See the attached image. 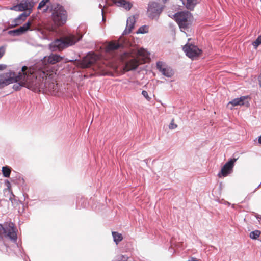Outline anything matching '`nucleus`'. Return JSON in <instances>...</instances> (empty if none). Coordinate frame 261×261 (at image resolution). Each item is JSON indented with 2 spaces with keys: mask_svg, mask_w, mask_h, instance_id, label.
<instances>
[{
  "mask_svg": "<svg viewBox=\"0 0 261 261\" xmlns=\"http://www.w3.org/2000/svg\"><path fill=\"white\" fill-rule=\"evenodd\" d=\"M136 22V18L134 16H130L127 18L126 27L123 31V35L129 34L134 29V24Z\"/></svg>",
  "mask_w": 261,
  "mask_h": 261,
  "instance_id": "obj_17",
  "label": "nucleus"
},
{
  "mask_svg": "<svg viewBox=\"0 0 261 261\" xmlns=\"http://www.w3.org/2000/svg\"><path fill=\"white\" fill-rule=\"evenodd\" d=\"M112 236L114 241L116 244H118L123 239L122 235L117 232H112Z\"/></svg>",
  "mask_w": 261,
  "mask_h": 261,
  "instance_id": "obj_22",
  "label": "nucleus"
},
{
  "mask_svg": "<svg viewBox=\"0 0 261 261\" xmlns=\"http://www.w3.org/2000/svg\"><path fill=\"white\" fill-rule=\"evenodd\" d=\"M5 53V50L4 48L0 47V58H1Z\"/></svg>",
  "mask_w": 261,
  "mask_h": 261,
  "instance_id": "obj_32",
  "label": "nucleus"
},
{
  "mask_svg": "<svg viewBox=\"0 0 261 261\" xmlns=\"http://www.w3.org/2000/svg\"><path fill=\"white\" fill-rule=\"evenodd\" d=\"M34 66L29 68L25 66H23L17 75L14 72L13 79L15 81L13 83H15L13 86V89L18 91L22 87H25L35 92V87H36V86L34 85Z\"/></svg>",
  "mask_w": 261,
  "mask_h": 261,
  "instance_id": "obj_3",
  "label": "nucleus"
},
{
  "mask_svg": "<svg viewBox=\"0 0 261 261\" xmlns=\"http://www.w3.org/2000/svg\"><path fill=\"white\" fill-rule=\"evenodd\" d=\"M34 85L36 86L35 92L42 90L52 92L56 90L57 85L52 80L51 75H48V70L43 65V62L34 65Z\"/></svg>",
  "mask_w": 261,
  "mask_h": 261,
  "instance_id": "obj_1",
  "label": "nucleus"
},
{
  "mask_svg": "<svg viewBox=\"0 0 261 261\" xmlns=\"http://www.w3.org/2000/svg\"><path fill=\"white\" fill-rule=\"evenodd\" d=\"M237 159V158H233L227 162L222 168L221 172L218 173V176L219 177H226L230 174L232 171L234 164Z\"/></svg>",
  "mask_w": 261,
  "mask_h": 261,
  "instance_id": "obj_11",
  "label": "nucleus"
},
{
  "mask_svg": "<svg viewBox=\"0 0 261 261\" xmlns=\"http://www.w3.org/2000/svg\"><path fill=\"white\" fill-rule=\"evenodd\" d=\"M34 5V3L32 1L23 0L20 3L10 7L9 9L17 11L31 10Z\"/></svg>",
  "mask_w": 261,
  "mask_h": 261,
  "instance_id": "obj_9",
  "label": "nucleus"
},
{
  "mask_svg": "<svg viewBox=\"0 0 261 261\" xmlns=\"http://www.w3.org/2000/svg\"><path fill=\"white\" fill-rule=\"evenodd\" d=\"M258 142L261 144V136L258 138Z\"/></svg>",
  "mask_w": 261,
  "mask_h": 261,
  "instance_id": "obj_36",
  "label": "nucleus"
},
{
  "mask_svg": "<svg viewBox=\"0 0 261 261\" xmlns=\"http://www.w3.org/2000/svg\"><path fill=\"white\" fill-rule=\"evenodd\" d=\"M32 22L28 21L27 23L24 24L22 26L20 27L19 28L9 31V34L13 36H19L28 30H33V29L31 28Z\"/></svg>",
  "mask_w": 261,
  "mask_h": 261,
  "instance_id": "obj_14",
  "label": "nucleus"
},
{
  "mask_svg": "<svg viewBox=\"0 0 261 261\" xmlns=\"http://www.w3.org/2000/svg\"><path fill=\"white\" fill-rule=\"evenodd\" d=\"M2 171L3 174V176L5 177H9L11 170L10 168L8 166H4L2 167Z\"/></svg>",
  "mask_w": 261,
  "mask_h": 261,
  "instance_id": "obj_24",
  "label": "nucleus"
},
{
  "mask_svg": "<svg viewBox=\"0 0 261 261\" xmlns=\"http://www.w3.org/2000/svg\"><path fill=\"white\" fill-rule=\"evenodd\" d=\"M187 9L192 10L198 3V0H180Z\"/></svg>",
  "mask_w": 261,
  "mask_h": 261,
  "instance_id": "obj_20",
  "label": "nucleus"
},
{
  "mask_svg": "<svg viewBox=\"0 0 261 261\" xmlns=\"http://www.w3.org/2000/svg\"><path fill=\"white\" fill-rule=\"evenodd\" d=\"M83 35L80 34L77 36L74 34L69 35L60 39H57L52 42L49 46L51 51H60L65 48L75 44L80 40Z\"/></svg>",
  "mask_w": 261,
  "mask_h": 261,
  "instance_id": "obj_4",
  "label": "nucleus"
},
{
  "mask_svg": "<svg viewBox=\"0 0 261 261\" xmlns=\"http://www.w3.org/2000/svg\"><path fill=\"white\" fill-rule=\"evenodd\" d=\"M142 94L147 100H150V97L148 96V93L146 91L143 90L142 91Z\"/></svg>",
  "mask_w": 261,
  "mask_h": 261,
  "instance_id": "obj_29",
  "label": "nucleus"
},
{
  "mask_svg": "<svg viewBox=\"0 0 261 261\" xmlns=\"http://www.w3.org/2000/svg\"><path fill=\"white\" fill-rule=\"evenodd\" d=\"M112 4H114L117 6L122 7L127 10H129L132 7V4L126 0H111Z\"/></svg>",
  "mask_w": 261,
  "mask_h": 261,
  "instance_id": "obj_18",
  "label": "nucleus"
},
{
  "mask_svg": "<svg viewBox=\"0 0 261 261\" xmlns=\"http://www.w3.org/2000/svg\"><path fill=\"white\" fill-rule=\"evenodd\" d=\"M42 9H43L42 12L43 13H45L49 11V7L48 5H46V6L45 7H44Z\"/></svg>",
  "mask_w": 261,
  "mask_h": 261,
  "instance_id": "obj_31",
  "label": "nucleus"
},
{
  "mask_svg": "<svg viewBox=\"0 0 261 261\" xmlns=\"http://www.w3.org/2000/svg\"><path fill=\"white\" fill-rule=\"evenodd\" d=\"M63 60V57L57 54H51L47 57H44V62H47L51 64H56L58 62L61 61Z\"/></svg>",
  "mask_w": 261,
  "mask_h": 261,
  "instance_id": "obj_19",
  "label": "nucleus"
},
{
  "mask_svg": "<svg viewBox=\"0 0 261 261\" xmlns=\"http://www.w3.org/2000/svg\"><path fill=\"white\" fill-rule=\"evenodd\" d=\"M181 31H187L191 24V14L188 11L178 12L174 15Z\"/></svg>",
  "mask_w": 261,
  "mask_h": 261,
  "instance_id": "obj_7",
  "label": "nucleus"
},
{
  "mask_svg": "<svg viewBox=\"0 0 261 261\" xmlns=\"http://www.w3.org/2000/svg\"><path fill=\"white\" fill-rule=\"evenodd\" d=\"M164 3H165L167 0H162Z\"/></svg>",
  "mask_w": 261,
  "mask_h": 261,
  "instance_id": "obj_38",
  "label": "nucleus"
},
{
  "mask_svg": "<svg viewBox=\"0 0 261 261\" xmlns=\"http://www.w3.org/2000/svg\"><path fill=\"white\" fill-rule=\"evenodd\" d=\"M260 232L258 230L251 231L250 233V237L252 239H256L260 235Z\"/></svg>",
  "mask_w": 261,
  "mask_h": 261,
  "instance_id": "obj_27",
  "label": "nucleus"
},
{
  "mask_svg": "<svg viewBox=\"0 0 261 261\" xmlns=\"http://www.w3.org/2000/svg\"><path fill=\"white\" fill-rule=\"evenodd\" d=\"M137 55L145 58H148L149 54L148 51L144 48H140L137 51Z\"/></svg>",
  "mask_w": 261,
  "mask_h": 261,
  "instance_id": "obj_23",
  "label": "nucleus"
},
{
  "mask_svg": "<svg viewBox=\"0 0 261 261\" xmlns=\"http://www.w3.org/2000/svg\"><path fill=\"white\" fill-rule=\"evenodd\" d=\"M99 7L100 8L102 9L101 12H102V20L103 21L104 20V18H103V8H102V6L101 4H99Z\"/></svg>",
  "mask_w": 261,
  "mask_h": 261,
  "instance_id": "obj_33",
  "label": "nucleus"
},
{
  "mask_svg": "<svg viewBox=\"0 0 261 261\" xmlns=\"http://www.w3.org/2000/svg\"><path fill=\"white\" fill-rule=\"evenodd\" d=\"M261 44V35H259L257 39L254 41L252 44L253 46L256 48Z\"/></svg>",
  "mask_w": 261,
  "mask_h": 261,
  "instance_id": "obj_28",
  "label": "nucleus"
},
{
  "mask_svg": "<svg viewBox=\"0 0 261 261\" xmlns=\"http://www.w3.org/2000/svg\"><path fill=\"white\" fill-rule=\"evenodd\" d=\"M163 9V6L156 2H152L148 5L147 13L148 16L151 19H158L160 14L161 13Z\"/></svg>",
  "mask_w": 261,
  "mask_h": 261,
  "instance_id": "obj_8",
  "label": "nucleus"
},
{
  "mask_svg": "<svg viewBox=\"0 0 261 261\" xmlns=\"http://www.w3.org/2000/svg\"><path fill=\"white\" fill-rule=\"evenodd\" d=\"M50 0H42L39 4L37 9L39 10H41L47 5L49 3Z\"/></svg>",
  "mask_w": 261,
  "mask_h": 261,
  "instance_id": "obj_25",
  "label": "nucleus"
},
{
  "mask_svg": "<svg viewBox=\"0 0 261 261\" xmlns=\"http://www.w3.org/2000/svg\"><path fill=\"white\" fill-rule=\"evenodd\" d=\"M5 67H6V66H5V65H4L0 64V70L3 69V68H4Z\"/></svg>",
  "mask_w": 261,
  "mask_h": 261,
  "instance_id": "obj_35",
  "label": "nucleus"
},
{
  "mask_svg": "<svg viewBox=\"0 0 261 261\" xmlns=\"http://www.w3.org/2000/svg\"><path fill=\"white\" fill-rule=\"evenodd\" d=\"M3 237L9 239L13 243L17 240V229L12 222L0 224V238Z\"/></svg>",
  "mask_w": 261,
  "mask_h": 261,
  "instance_id": "obj_6",
  "label": "nucleus"
},
{
  "mask_svg": "<svg viewBox=\"0 0 261 261\" xmlns=\"http://www.w3.org/2000/svg\"><path fill=\"white\" fill-rule=\"evenodd\" d=\"M124 45L117 41L110 42L106 47L107 53L113 55L124 62V70L126 71L136 69L139 63L138 60L132 55L123 51Z\"/></svg>",
  "mask_w": 261,
  "mask_h": 261,
  "instance_id": "obj_2",
  "label": "nucleus"
},
{
  "mask_svg": "<svg viewBox=\"0 0 261 261\" xmlns=\"http://www.w3.org/2000/svg\"><path fill=\"white\" fill-rule=\"evenodd\" d=\"M51 10L53 11L51 19L56 27L65 24L67 20V12L62 6L56 4L51 7Z\"/></svg>",
  "mask_w": 261,
  "mask_h": 261,
  "instance_id": "obj_5",
  "label": "nucleus"
},
{
  "mask_svg": "<svg viewBox=\"0 0 261 261\" xmlns=\"http://www.w3.org/2000/svg\"><path fill=\"white\" fill-rule=\"evenodd\" d=\"M30 14V12L27 13V12H23L20 15H19L14 20V25H19L20 23L22 22L23 20H24L27 16H28Z\"/></svg>",
  "mask_w": 261,
  "mask_h": 261,
  "instance_id": "obj_21",
  "label": "nucleus"
},
{
  "mask_svg": "<svg viewBox=\"0 0 261 261\" xmlns=\"http://www.w3.org/2000/svg\"><path fill=\"white\" fill-rule=\"evenodd\" d=\"M95 61V58L88 55L80 62V66L83 68H88L94 63Z\"/></svg>",
  "mask_w": 261,
  "mask_h": 261,
  "instance_id": "obj_16",
  "label": "nucleus"
},
{
  "mask_svg": "<svg viewBox=\"0 0 261 261\" xmlns=\"http://www.w3.org/2000/svg\"><path fill=\"white\" fill-rule=\"evenodd\" d=\"M106 1L107 3H108L109 4V5H111V4H110L109 3V1H111V0H106Z\"/></svg>",
  "mask_w": 261,
  "mask_h": 261,
  "instance_id": "obj_37",
  "label": "nucleus"
},
{
  "mask_svg": "<svg viewBox=\"0 0 261 261\" xmlns=\"http://www.w3.org/2000/svg\"><path fill=\"white\" fill-rule=\"evenodd\" d=\"M258 79L259 86L261 87V74L259 75Z\"/></svg>",
  "mask_w": 261,
  "mask_h": 261,
  "instance_id": "obj_34",
  "label": "nucleus"
},
{
  "mask_svg": "<svg viewBox=\"0 0 261 261\" xmlns=\"http://www.w3.org/2000/svg\"><path fill=\"white\" fill-rule=\"evenodd\" d=\"M183 50L186 53V55L190 58L198 56L201 52V50L197 46L189 43H187L184 46Z\"/></svg>",
  "mask_w": 261,
  "mask_h": 261,
  "instance_id": "obj_10",
  "label": "nucleus"
},
{
  "mask_svg": "<svg viewBox=\"0 0 261 261\" xmlns=\"http://www.w3.org/2000/svg\"><path fill=\"white\" fill-rule=\"evenodd\" d=\"M173 121H174V120H172V121H171V122L170 123V124L169 125V127L171 129H175L177 127V125L176 124H175Z\"/></svg>",
  "mask_w": 261,
  "mask_h": 261,
  "instance_id": "obj_30",
  "label": "nucleus"
},
{
  "mask_svg": "<svg viewBox=\"0 0 261 261\" xmlns=\"http://www.w3.org/2000/svg\"><path fill=\"white\" fill-rule=\"evenodd\" d=\"M14 72H9L0 74V89L5 86L13 83L15 81L13 79Z\"/></svg>",
  "mask_w": 261,
  "mask_h": 261,
  "instance_id": "obj_12",
  "label": "nucleus"
},
{
  "mask_svg": "<svg viewBox=\"0 0 261 261\" xmlns=\"http://www.w3.org/2000/svg\"><path fill=\"white\" fill-rule=\"evenodd\" d=\"M148 27L146 25H143L139 28L137 31V34H144L148 32Z\"/></svg>",
  "mask_w": 261,
  "mask_h": 261,
  "instance_id": "obj_26",
  "label": "nucleus"
},
{
  "mask_svg": "<svg viewBox=\"0 0 261 261\" xmlns=\"http://www.w3.org/2000/svg\"><path fill=\"white\" fill-rule=\"evenodd\" d=\"M247 98V96H241L240 98H235L229 101L227 106L229 107L231 105V107H230V109H232L233 107L234 106L247 105L248 104V102H247V104H246L245 100Z\"/></svg>",
  "mask_w": 261,
  "mask_h": 261,
  "instance_id": "obj_15",
  "label": "nucleus"
},
{
  "mask_svg": "<svg viewBox=\"0 0 261 261\" xmlns=\"http://www.w3.org/2000/svg\"><path fill=\"white\" fill-rule=\"evenodd\" d=\"M156 68L163 75L167 77H171L174 74V71L172 69L169 67H167L162 62L159 61L156 63Z\"/></svg>",
  "mask_w": 261,
  "mask_h": 261,
  "instance_id": "obj_13",
  "label": "nucleus"
}]
</instances>
